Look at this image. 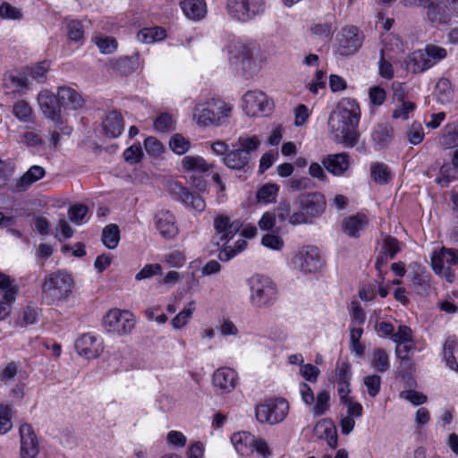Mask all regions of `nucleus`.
Instances as JSON below:
<instances>
[{
  "mask_svg": "<svg viewBox=\"0 0 458 458\" xmlns=\"http://www.w3.org/2000/svg\"><path fill=\"white\" fill-rule=\"evenodd\" d=\"M237 374L235 370L226 367L216 369L212 377L214 386L222 393L232 392L235 388Z\"/></svg>",
  "mask_w": 458,
  "mask_h": 458,
  "instance_id": "4be33fe9",
  "label": "nucleus"
},
{
  "mask_svg": "<svg viewBox=\"0 0 458 458\" xmlns=\"http://www.w3.org/2000/svg\"><path fill=\"white\" fill-rule=\"evenodd\" d=\"M195 310V302L191 301L184 309L180 311L171 321L174 328L180 329L187 325Z\"/></svg>",
  "mask_w": 458,
  "mask_h": 458,
  "instance_id": "37998d69",
  "label": "nucleus"
},
{
  "mask_svg": "<svg viewBox=\"0 0 458 458\" xmlns=\"http://www.w3.org/2000/svg\"><path fill=\"white\" fill-rule=\"evenodd\" d=\"M155 224L164 238L172 239L178 233L175 217L170 211H159L155 216Z\"/></svg>",
  "mask_w": 458,
  "mask_h": 458,
  "instance_id": "5701e85b",
  "label": "nucleus"
},
{
  "mask_svg": "<svg viewBox=\"0 0 458 458\" xmlns=\"http://www.w3.org/2000/svg\"><path fill=\"white\" fill-rule=\"evenodd\" d=\"M38 102L44 115L53 121L60 130H63L60 126L62 122L60 117L61 107L58 106V96L54 95L48 90H42L38 96Z\"/></svg>",
  "mask_w": 458,
  "mask_h": 458,
  "instance_id": "f3484780",
  "label": "nucleus"
},
{
  "mask_svg": "<svg viewBox=\"0 0 458 458\" xmlns=\"http://www.w3.org/2000/svg\"><path fill=\"white\" fill-rule=\"evenodd\" d=\"M393 128L388 124H378L371 134L372 141L377 150L386 148L392 141Z\"/></svg>",
  "mask_w": 458,
  "mask_h": 458,
  "instance_id": "2f4dec72",
  "label": "nucleus"
},
{
  "mask_svg": "<svg viewBox=\"0 0 458 458\" xmlns=\"http://www.w3.org/2000/svg\"><path fill=\"white\" fill-rule=\"evenodd\" d=\"M122 115L117 111L109 112L103 121L105 134L110 138L118 137L123 131Z\"/></svg>",
  "mask_w": 458,
  "mask_h": 458,
  "instance_id": "c756f323",
  "label": "nucleus"
},
{
  "mask_svg": "<svg viewBox=\"0 0 458 458\" xmlns=\"http://www.w3.org/2000/svg\"><path fill=\"white\" fill-rule=\"evenodd\" d=\"M120 230L117 225L110 224L102 232V242L108 249H114L119 243Z\"/></svg>",
  "mask_w": 458,
  "mask_h": 458,
  "instance_id": "58836bf2",
  "label": "nucleus"
},
{
  "mask_svg": "<svg viewBox=\"0 0 458 458\" xmlns=\"http://www.w3.org/2000/svg\"><path fill=\"white\" fill-rule=\"evenodd\" d=\"M424 136L422 125L419 122H413L406 131V137L412 145H418L422 142Z\"/></svg>",
  "mask_w": 458,
  "mask_h": 458,
  "instance_id": "3c124183",
  "label": "nucleus"
},
{
  "mask_svg": "<svg viewBox=\"0 0 458 458\" xmlns=\"http://www.w3.org/2000/svg\"><path fill=\"white\" fill-rule=\"evenodd\" d=\"M154 128L157 131L166 133L175 130V123L167 113H162L154 121Z\"/></svg>",
  "mask_w": 458,
  "mask_h": 458,
  "instance_id": "a18cd8bd",
  "label": "nucleus"
},
{
  "mask_svg": "<svg viewBox=\"0 0 458 458\" xmlns=\"http://www.w3.org/2000/svg\"><path fill=\"white\" fill-rule=\"evenodd\" d=\"M88 214V208L83 204H76L68 210L69 218L72 222L81 224Z\"/></svg>",
  "mask_w": 458,
  "mask_h": 458,
  "instance_id": "4d7b16f0",
  "label": "nucleus"
},
{
  "mask_svg": "<svg viewBox=\"0 0 458 458\" xmlns=\"http://www.w3.org/2000/svg\"><path fill=\"white\" fill-rule=\"evenodd\" d=\"M370 175L373 181L378 184H386L391 180V172L388 165L381 162L371 164Z\"/></svg>",
  "mask_w": 458,
  "mask_h": 458,
  "instance_id": "e433bc0d",
  "label": "nucleus"
},
{
  "mask_svg": "<svg viewBox=\"0 0 458 458\" xmlns=\"http://www.w3.org/2000/svg\"><path fill=\"white\" fill-rule=\"evenodd\" d=\"M230 112L231 107L227 106L225 101L211 98L195 106L193 119L200 126H219Z\"/></svg>",
  "mask_w": 458,
  "mask_h": 458,
  "instance_id": "0eeeda50",
  "label": "nucleus"
},
{
  "mask_svg": "<svg viewBox=\"0 0 458 458\" xmlns=\"http://www.w3.org/2000/svg\"><path fill=\"white\" fill-rule=\"evenodd\" d=\"M289 405L284 398H270L256 405L255 415L260 423L270 425L283 421L288 414Z\"/></svg>",
  "mask_w": 458,
  "mask_h": 458,
  "instance_id": "9d476101",
  "label": "nucleus"
},
{
  "mask_svg": "<svg viewBox=\"0 0 458 458\" xmlns=\"http://www.w3.org/2000/svg\"><path fill=\"white\" fill-rule=\"evenodd\" d=\"M391 340L399 344L403 342H412L411 329L405 325L399 326L398 331L392 335Z\"/></svg>",
  "mask_w": 458,
  "mask_h": 458,
  "instance_id": "774afa93",
  "label": "nucleus"
},
{
  "mask_svg": "<svg viewBox=\"0 0 458 458\" xmlns=\"http://www.w3.org/2000/svg\"><path fill=\"white\" fill-rule=\"evenodd\" d=\"M292 263L295 269L303 273H315L323 265L319 250L314 246H305L301 249L293 256Z\"/></svg>",
  "mask_w": 458,
  "mask_h": 458,
  "instance_id": "ddd939ff",
  "label": "nucleus"
},
{
  "mask_svg": "<svg viewBox=\"0 0 458 458\" xmlns=\"http://www.w3.org/2000/svg\"><path fill=\"white\" fill-rule=\"evenodd\" d=\"M0 16L4 19L20 20L22 13L19 8H16L9 3H4L0 6Z\"/></svg>",
  "mask_w": 458,
  "mask_h": 458,
  "instance_id": "69168bd1",
  "label": "nucleus"
},
{
  "mask_svg": "<svg viewBox=\"0 0 458 458\" xmlns=\"http://www.w3.org/2000/svg\"><path fill=\"white\" fill-rule=\"evenodd\" d=\"M441 144L447 148L458 145V121L445 126Z\"/></svg>",
  "mask_w": 458,
  "mask_h": 458,
  "instance_id": "79ce46f5",
  "label": "nucleus"
},
{
  "mask_svg": "<svg viewBox=\"0 0 458 458\" xmlns=\"http://www.w3.org/2000/svg\"><path fill=\"white\" fill-rule=\"evenodd\" d=\"M225 10L235 22L248 23L266 12L264 0H226Z\"/></svg>",
  "mask_w": 458,
  "mask_h": 458,
  "instance_id": "1a4fd4ad",
  "label": "nucleus"
},
{
  "mask_svg": "<svg viewBox=\"0 0 458 458\" xmlns=\"http://www.w3.org/2000/svg\"><path fill=\"white\" fill-rule=\"evenodd\" d=\"M182 166L185 171H194L204 173L211 168L209 165L200 156H186L182 160Z\"/></svg>",
  "mask_w": 458,
  "mask_h": 458,
  "instance_id": "72a5a7b5",
  "label": "nucleus"
},
{
  "mask_svg": "<svg viewBox=\"0 0 458 458\" xmlns=\"http://www.w3.org/2000/svg\"><path fill=\"white\" fill-rule=\"evenodd\" d=\"M360 119V108L355 99H342L328 117V129L337 143L354 147L360 138L357 131Z\"/></svg>",
  "mask_w": 458,
  "mask_h": 458,
  "instance_id": "f257e3e1",
  "label": "nucleus"
},
{
  "mask_svg": "<svg viewBox=\"0 0 458 458\" xmlns=\"http://www.w3.org/2000/svg\"><path fill=\"white\" fill-rule=\"evenodd\" d=\"M295 203L299 211L290 216V224L293 225L311 224L315 218L322 216L327 206L326 198L319 191L301 193L296 198Z\"/></svg>",
  "mask_w": 458,
  "mask_h": 458,
  "instance_id": "20e7f679",
  "label": "nucleus"
},
{
  "mask_svg": "<svg viewBox=\"0 0 458 458\" xmlns=\"http://www.w3.org/2000/svg\"><path fill=\"white\" fill-rule=\"evenodd\" d=\"M286 189L290 191H300L310 189L311 186V180L309 177H293L288 180L285 183Z\"/></svg>",
  "mask_w": 458,
  "mask_h": 458,
  "instance_id": "5fc2aeb1",
  "label": "nucleus"
},
{
  "mask_svg": "<svg viewBox=\"0 0 458 458\" xmlns=\"http://www.w3.org/2000/svg\"><path fill=\"white\" fill-rule=\"evenodd\" d=\"M106 332L123 335L130 334L135 327L134 316L128 310H110L103 318Z\"/></svg>",
  "mask_w": 458,
  "mask_h": 458,
  "instance_id": "f8f14e48",
  "label": "nucleus"
},
{
  "mask_svg": "<svg viewBox=\"0 0 458 458\" xmlns=\"http://www.w3.org/2000/svg\"><path fill=\"white\" fill-rule=\"evenodd\" d=\"M180 6L185 16L192 21H200L207 14V4L204 0H184Z\"/></svg>",
  "mask_w": 458,
  "mask_h": 458,
  "instance_id": "c85d7f7f",
  "label": "nucleus"
},
{
  "mask_svg": "<svg viewBox=\"0 0 458 458\" xmlns=\"http://www.w3.org/2000/svg\"><path fill=\"white\" fill-rule=\"evenodd\" d=\"M162 267L159 264H147L135 276L137 281L150 278L155 275H159Z\"/></svg>",
  "mask_w": 458,
  "mask_h": 458,
  "instance_id": "052dcab7",
  "label": "nucleus"
},
{
  "mask_svg": "<svg viewBox=\"0 0 458 458\" xmlns=\"http://www.w3.org/2000/svg\"><path fill=\"white\" fill-rule=\"evenodd\" d=\"M12 428V408L7 404H0V434H6Z\"/></svg>",
  "mask_w": 458,
  "mask_h": 458,
  "instance_id": "8fccbe9b",
  "label": "nucleus"
},
{
  "mask_svg": "<svg viewBox=\"0 0 458 458\" xmlns=\"http://www.w3.org/2000/svg\"><path fill=\"white\" fill-rule=\"evenodd\" d=\"M0 291L4 293L3 299L6 301H15L19 291L15 280L3 272H0Z\"/></svg>",
  "mask_w": 458,
  "mask_h": 458,
  "instance_id": "c9c22d12",
  "label": "nucleus"
},
{
  "mask_svg": "<svg viewBox=\"0 0 458 458\" xmlns=\"http://www.w3.org/2000/svg\"><path fill=\"white\" fill-rule=\"evenodd\" d=\"M368 217L360 213L343 220V232L350 237L358 238L360 232L368 225Z\"/></svg>",
  "mask_w": 458,
  "mask_h": 458,
  "instance_id": "cd10ccee",
  "label": "nucleus"
},
{
  "mask_svg": "<svg viewBox=\"0 0 458 458\" xmlns=\"http://www.w3.org/2000/svg\"><path fill=\"white\" fill-rule=\"evenodd\" d=\"M261 243L267 248L274 250H280L284 247L283 239L273 233H267L261 239Z\"/></svg>",
  "mask_w": 458,
  "mask_h": 458,
  "instance_id": "0e129e2a",
  "label": "nucleus"
},
{
  "mask_svg": "<svg viewBox=\"0 0 458 458\" xmlns=\"http://www.w3.org/2000/svg\"><path fill=\"white\" fill-rule=\"evenodd\" d=\"M165 37V31L160 27L144 28L137 33V40L144 44H150L162 40Z\"/></svg>",
  "mask_w": 458,
  "mask_h": 458,
  "instance_id": "f704fd0d",
  "label": "nucleus"
},
{
  "mask_svg": "<svg viewBox=\"0 0 458 458\" xmlns=\"http://www.w3.org/2000/svg\"><path fill=\"white\" fill-rule=\"evenodd\" d=\"M446 56L447 51L445 48L434 44H427L424 49L416 50L409 55L406 66L413 73L423 72Z\"/></svg>",
  "mask_w": 458,
  "mask_h": 458,
  "instance_id": "6e6552de",
  "label": "nucleus"
},
{
  "mask_svg": "<svg viewBox=\"0 0 458 458\" xmlns=\"http://www.w3.org/2000/svg\"><path fill=\"white\" fill-rule=\"evenodd\" d=\"M113 68L120 75H127L135 70L132 59L129 57L119 59L114 63Z\"/></svg>",
  "mask_w": 458,
  "mask_h": 458,
  "instance_id": "bf43d9fd",
  "label": "nucleus"
},
{
  "mask_svg": "<svg viewBox=\"0 0 458 458\" xmlns=\"http://www.w3.org/2000/svg\"><path fill=\"white\" fill-rule=\"evenodd\" d=\"M46 174L45 169L40 165H32L14 182L9 185L12 192L18 193L27 191L34 182L42 179Z\"/></svg>",
  "mask_w": 458,
  "mask_h": 458,
  "instance_id": "412c9836",
  "label": "nucleus"
},
{
  "mask_svg": "<svg viewBox=\"0 0 458 458\" xmlns=\"http://www.w3.org/2000/svg\"><path fill=\"white\" fill-rule=\"evenodd\" d=\"M73 281L64 272H55L46 277L42 290L43 293L53 301L66 299L72 291Z\"/></svg>",
  "mask_w": 458,
  "mask_h": 458,
  "instance_id": "9b49d317",
  "label": "nucleus"
},
{
  "mask_svg": "<svg viewBox=\"0 0 458 458\" xmlns=\"http://www.w3.org/2000/svg\"><path fill=\"white\" fill-rule=\"evenodd\" d=\"M225 49L230 65L235 70H241L244 77H251L259 71V64L254 58L253 44L233 38L227 43Z\"/></svg>",
  "mask_w": 458,
  "mask_h": 458,
  "instance_id": "7ed1b4c3",
  "label": "nucleus"
},
{
  "mask_svg": "<svg viewBox=\"0 0 458 458\" xmlns=\"http://www.w3.org/2000/svg\"><path fill=\"white\" fill-rule=\"evenodd\" d=\"M95 43L103 54L113 53L117 47L116 40L114 38L107 36L96 37Z\"/></svg>",
  "mask_w": 458,
  "mask_h": 458,
  "instance_id": "864d4df0",
  "label": "nucleus"
},
{
  "mask_svg": "<svg viewBox=\"0 0 458 458\" xmlns=\"http://www.w3.org/2000/svg\"><path fill=\"white\" fill-rule=\"evenodd\" d=\"M169 146L174 153L183 155L190 149L191 142L182 134L176 133L170 139Z\"/></svg>",
  "mask_w": 458,
  "mask_h": 458,
  "instance_id": "de8ad7c7",
  "label": "nucleus"
},
{
  "mask_svg": "<svg viewBox=\"0 0 458 458\" xmlns=\"http://www.w3.org/2000/svg\"><path fill=\"white\" fill-rule=\"evenodd\" d=\"M335 377L337 384L350 382L352 377L350 364L347 362L337 363Z\"/></svg>",
  "mask_w": 458,
  "mask_h": 458,
  "instance_id": "e2e57ef3",
  "label": "nucleus"
},
{
  "mask_svg": "<svg viewBox=\"0 0 458 458\" xmlns=\"http://www.w3.org/2000/svg\"><path fill=\"white\" fill-rule=\"evenodd\" d=\"M250 288V302L254 308L267 309L277 299V288L275 283L263 275H253L246 281Z\"/></svg>",
  "mask_w": 458,
  "mask_h": 458,
  "instance_id": "39448f33",
  "label": "nucleus"
},
{
  "mask_svg": "<svg viewBox=\"0 0 458 458\" xmlns=\"http://www.w3.org/2000/svg\"><path fill=\"white\" fill-rule=\"evenodd\" d=\"M412 288L420 295H428L431 289V276L425 272H417L412 278Z\"/></svg>",
  "mask_w": 458,
  "mask_h": 458,
  "instance_id": "4c0bfd02",
  "label": "nucleus"
},
{
  "mask_svg": "<svg viewBox=\"0 0 458 458\" xmlns=\"http://www.w3.org/2000/svg\"><path fill=\"white\" fill-rule=\"evenodd\" d=\"M400 251L401 247L399 241L394 237L389 235L386 236L383 240L381 252L385 254L386 257L393 259Z\"/></svg>",
  "mask_w": 458,
  "mask_h": 458,
  "instance_id": "49530a36",
  "label": "nucleus"
},
{
  "mask_svg": "<svg viewBox=\"0 0 458 458\" xmlns=\"http://www.w3.org/2000/svg\"><path fill=\"white\" fill-rule=\"evenodd\" d=\"M364 385L367 386L369 396H377L381 389V377L378 375H370L364 377Z\"/></svg>",
  "mask_w": 458,
  "mask_h": 458,
  "instance_id": "6e6d98bb",
  "label": "nucleus"
},
{
  "mask_svg": "<svg viewBox=\"0 0 458 458\" xmlns=\"http://www.w3.org/2000/svg\"><path fill=\"white\" fill-rule=\"evenodd\" d=\"M330 395L327 390L320 391L316 397V403L313 406V414L315 416L323 415L329 409Z\"/></svg>",
  "mask_w": 458,
  "mask_h": 458,
  "instance_id": "603ef678",
  "label": "nucleus"
},
{
  "mask_svg": "<svg viewBox=\"0 0 458 458\" xmlns=\"http://www.w3.org/2000/svg\"><path fill=\"white\" fill-rule=\"evenodd\" d=\"M458 347V342L455 336H449L443 346V358L446 365L453 370L458 371V362L454 357V352Z\"/></svg>",
  "mask_w": 458,
  "mask_h": 458,
  "instance_id": "473e14b6",
  "label": "nucleus"
},
{
  "mask_svg": "<svg viewBox=\"0 0 458 458\" xmlns=\"http://www.w3.org/2000/svg\"><path fill=\"white\" fill-rule=\"evenodd\" d=\"M448 0H428L425 8L428 20L433 24H446L452 18L451 7H448Z\"/></svg>",
  "mask_w": 458,
  "mask_h": 458,
  "instance_id": "6ab92c4d",
  "label": "nucleus"
},
{
  "mask_svg": "<svg viewBox=\"0 0 458 458\" xmlns=\"http://www.w3.org/2000/svg\"><path fill=\"white\" fill-rule=\"evenodd\" d=\"M57 96L58 106L61 108L77 110L84 104L82 97L70 87H59Z\"/></svg>",
  "mask_w": 458,
  "mask_h": 458,
  "instance_id": "393cba45",
  "label": "nucleus"
},
{
  "mask_svg": "<svg viewBox=\"0 0 458 458\" xmlns=\"http://www.w3.org/2000/svg\"><path fill=\"white\" fill-rule=\"evenodd\" d=\"M371 366L380 373H384L389 369V356L384 349L377 348L374 350L371 359Z\"/></svg>",
  "mask_w": 458,
  "mask_h": 458,
  "instance_id": "ea45409f",
  "label": "nucleus"
},
{
  "mask_svg": "<svg viewBox=\"0 0 458 458\" xmlns=\"http://www.w3.org/2000/svg\"><path fill=\"white\" fill-rule=\"evenodd\" d=\"M363 35L355 26H346L342 30L338 39V53L348 56L355 54L362 46Z\"/></svg>",
  "mask_w": 458,
  "mask_h": 458,
  "instance_id": "2eb2a0df",
  "label": "nucleus"
},
{
  "mask_svg": "<svg viewBox=\"0 0 458 458\" xmlns=\"http://www.w3.org/2000/svg\"><path fill=\"white\" fill-rule=\"evenodd\" d=\"M21 438V458H36L39 453L38 437L30 424L23 423L19 428Z\"/></svg>",
  "mask_w": 458,
  "mask_h": 458,
  "instance_id": "dca6fc26",
  "label": "nucleus"
},
{
  "mask_svg": "<svg viewBox=\"0 0 458 458\" xmlns=\"http://www.w3.org/2000/svg\"><path fill=\"white\" fill-rule=\"evenodd\" d=\"M400 397L410 402L413 405H420L427 402V396L415 390H404L400 393Z\"/></svg>",
  "mask_w": 458,
  "mask_h": 458,
  "instance_id": "13d9d810",
  "label": "nucleus"
},
{
  "mask_svg": "<svg viewBox=\"0 0 458 458\" xmlns=\"http://www.w3.org/2000/svg\"><path fill=\"white\" fill-rule=\"evenodd\" d=\"M431 265L436 274H441L445 265L449 270L450 267L458 265V250L443 247L431 258Z\"/></svg>",
  "mask_w": 458,
  "mask_h": 458,
  "instance_id": "b1692460",
  "label": "nucleus"
},
{
  "mask_svg": "<svg viewBox=\"0 0 458 458\" xmlns=\"http://www.w3.org/2000/svg\"><path fill=\"white\" fill-rule=\"evenodd\" d=\"M191 184L197 190L198 194H193L189 189L177 182H168V187L175 199L181 201L195 212L201 213L206 208V203L204 199L200 196V193L206 191L207 182L202 176H191Z\"/></svg>",
  "mask_w": 458,
  "mask_h": 458,
  "instance_id": "423d86ee",
  "label": "nucleus"
},
{
  "mask_svg": "<svg viewBox=\"0 0 458 458\" xmlns=\"http://www.w3.org/2000/svg\"><path fill=\"white\" fill-rule=\"evenodd\" d=\"M242 107L249 116L267 114L272 109V103L260 90H250L242 97Z\"/></svg>",
  "mask_w": 458,
  "mask_h": 458,
  "instance_id": "4468645a",
  "label": "nucleus"
},
{
  "mask_svg": "<svg viewBox=\"0 0 458 458\" xmlns=\"http://www.w3.org/2000/svg\"><path fill=\"white\" fill-rule=\"evenodd\" d=\"M322 164L332 174L341 175L349 166V156L346 153L327 155L323 158Z\"/></svg>",
  "mask_w": 458,
  "mask_h": 458,
  "instance_id": "bb28decb",
  "label": "nucleus"
},
{
  "mask_svg": "<svg viewBox=\"0 0 458 458\" xmlns=\"http://www.w3.org/2000/svg\"><path fill=\"white\" fill-rule=\"evenodd\" d=\"M74 345L79 355L89 360L98 358L103 350L101 341L90 333L79 337Z\"/></svg>",
  "mask_w": 458,
  "mask_h": 458,
  "instance_id": "aec40b11",
  "label": "nucleus"
},
{
  "mask_svg": "<svg viewBox=\"0 0 458 458\" xmlns=\"http://www.w3.org/2000/svg\"><path fill=\"white\" fill-rule=\"evenodd\" d=\"M14 116L23 123L32 122L33 110L25 100H19L13 105Z\"/></svg>",
  "mask_w": 458,
  "mask_h": 458,
  "instance_id": "c03bdc74",
  "label": "nucleus"
},
{
  "mask_svg": "<svg viewBox=\"0 0 458 458\" xmlns=\"http://www.w3.org/2000/svg\"><path fill=\"white\" fill-rule=\"evenodd\" d=\"M260 144L261 141L256 135L241 136L232 145V149L223 157V163L231 170L250 174L253 168L251 153L256 151Z\"/></svg>",
  "mask_w": 458,
  "mask_h": 458,
  "instance_id": "f03ea898",
  "label": "nucleus"
},
{
  "mask_svg": "<svg viewBox=\"0 0 458 458\" xmlns=\"http://www.w3.org/2000/svg\"><path fill=\"white\" fill-rule=\"evenodd\" d=\"M279 186L276 183H266L262 185L256 193V198L259 203L273 202L278 193Z\"/></svg>",
  "mask_w": 458,
  "mask_h": 458,
  "instance_id": "a19ab883",
  "label": "nucleus"
},
{
  "mask_svg": "<svg viewBox=\"0 0 458 458\" xmlns=\"http://www.w3.org/2000/svg\"><path fill=\"white\" fill-rule=\"evenodd\" d=\"M231 441L236 452L242 456L250 455L255 451L256 437L250 432H236L231 437Z\"/></svg>",
  "mask_w": 458,
  "mask_h": 458,
  "instance_id": "a878e982",
  "label": "nucleus"
},
{
  "mask_svg": "<svg viewBox=\"0 0 458 458\" xmlns=\"http://www.w3.org/2000/svg\"><path fill=\"white\" fill-rule=\"evenodd\" d=\"M433 97L442 105L452 102L454 98V89L449 79L442 77L438 80L433 91Z\"/></svg>",
  "mask_w": 458,
  "mask_h": 458,
  "instance_id": "7c9ffc66",
  "label": "nucleus"
},
{
  "mask_svg": "<svg viewBox=\"0 0 458 458\" xmlns=\"http://www.w3.org/2000/svg\"><path fill=\"white\" fill-rule=\"evenodd\" d=\"M142 157L140 145H132L127 148L123 152V157L131 165L138 163Z\"/></svg>",
  "mask_w": 458,
  "mask_h": 458,
  "instance_id": "338daca9",
  "label": "nucleus"
},
{
  "mask_svg": "<svg viewBox=\"0 0 458 458\" xmlns=\"http://www.w3.org/2000/svg\"><path fill=\"white\" fill-rule=\"evenodd\" d=\"M214 227L218 238L216 243L219 245L220 242L226 243L233 239L240 231L241 224L237 220L231 221L227 216L220 215L214 219Z\"/></svg>",
  "mask_w": 458,
  "mask_h": 458,
  "instance_id": "a211bd4d",
  "label": "nucleus"
},
{
  "mask_svg": "<svg viewBox=\"0 0 458 458\" xmlns=\"http://www.w3.org/2000/svg\"><path fill=\"white\" fill-rule=\"evenodd\" d=\"M67 34L74 42H82L84 38V27L81 21L71 20L67 23Z\"/></svg>",
  "mask_w": 458,
  "mask_h": 458,
  "instance_id": "09e8293b",
  "label": "nucleus"
},
{
  "mask_svg": "<svg viewBox=\"0 0 458 458\" xmlns=\"http://www.w3.org/2000/svg\"><path fill=\"white\" fill-rule=\"evenodd\" d=\"M49 68V64L47 62H40L35 66L30 67L27 69V74L31 78L38 80V81H43L45 78V74Z\"/></svg>",
  "mask_w": 458,
  "mask_h": 458,
  "instance_id": "680f3d73",
  "label": "nucleus"
}]
</instances>
